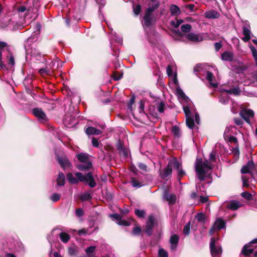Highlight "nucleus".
<instances>
[{"label": "nucleus", "mask_w": 257, "mask_h": 257, "mask_svg": "<svg viewBox=\"0 0 257 257\" xmlns=\"http://www.w3.org/2000/svg\"><path fill=\"white\" fill-rule=\"evenodd\" d=\"M154 4L146 8L145 11L143 20L144 25L147 28H149L154 24L156 23V18L153 15V13L160 6V3L159 1L153 2Z\"/></svg>", "instance_id": "obj_1"}, {"label": "nucleus", "mask_w": 257, "mask_h": 257, "mask_svg": "<svg viewBox=\"0 0 257 257\" xmlns=\"http://www.w3.org/2000/svg\"><path fill=\"white\" fill-rule=\"evenodd\" d=\"M205 168L208 170L212 169V167L207 160L203 162L202 159H197L195 163V171L198 178L200 181L205 180V175L207 173V171L205 170Z\"/></svg>", "instance_id": "obj_2"}, {"label": "nucleus", "mask_w": 257, "mask_h": 257, "mask_svg": "<svg viewBox=\"0 0 257 257\" xmlns=\"http://www.w3.org/2000/svg\"><path fill=\"white\" fill-rule=\"evenodd\" d=\"M173 33L180 38L179 40L185 42L184 38L189 41L192 42H200L203 40V36L200 34H196L193 33H189L188 34L182 33L179 30H173Z\"/></svg>", "instance_id": "obj_3"}, {"label": "nucleus", "mask_w": 257, "mask_h": 257, "mask_svg": "<svg viewBox=\"0 0 257 257\" xmlns=\"http://www.w3.org/2000/svg\"><path fill=\"white\" fill-rule=\"evenodd\" d=\"M75 175L79 178V182L85 183L91 188H94L96 185L93 174L91 172L85 174L81 172H76L75 173Z\"/></svg>", "instance_id": "obj_4"}, {"label": "nucleus", "mask_w": 257, "mask_h": 257, "mask_svg": "<svg viewBox=\"0 0 257 257\" xmlns=\"http://www.w3.org/2000/svg\"><path fill=\"white\" fill-rule=\"evenodd\" d=\"M155 223L154 217L153 215L149 216L145 225L143 227V232L145 233L147 236H151L153 233Z\"/></svg>", "instance_id": "obj_5"}, {"label": "nucleus", "mask_w": 257, "mask_h": 257, "mask_svg": "<svg viewBox=\"0 0 257 257\" xmlns=\"http://www.w3.org/2000/svg\"><path fill=\"white\" fill-rule=\"evenodd\" d=\"M217 238L212 237L210 242V253L212 256H215L220 254L222 252L221 246H217L216 244V241Z\"/></svg>", "instance_id": "obj_6"}, {"label": "nucleus", "mask_w": 257, "mask_h": 257, "mask_svg": "<svg viewBox=\"0 0 257 257\" xmlns=\"http://www.w3.org/2000/svg\"><path fill=\"white\" fill-rule=\"evenodd\" d=\"M32 113L40 121L43 122L47 121L48 118L41 108L36 107L33 108Z\"/></svg>", "instance_id": "obj_7"}, {"label": "nucleus", "mask_w": 257, "mask_h": 257, "mask_svg": "<svg viewBox=\"0 0 257 257\" xmlns=\"http://www.w3.org/2000/svg\"><path fill=\"white\" fill-rule=\"evenodd\" d=\"M239 114L240 116L248 124L250 123L249 117L254 116V112L252 110L244 109L240 111Z\"/></svg>", "instance_id": "obj_8"}, {"label": "nucleus", "mask_w": 257, "mask_h": 257, "mask_svg": "<svg viewBox=\"0 0 257 257\" xmlns=\"http://www.w3.org/2000/svg\"><path fill=\"white\" fill-rule=\"evenodd\" d=\"M172 173V169L171 168V165L168 163L167 166L163 171H160L159 176L162 179H167L169 176H171Z\"/></svg>", "instance_id": "obj_9"}, {"label": "nucleus", "mask_w": 257, "mask_h": 257, "mask_svg": "<svg viewBox=\"0 0 257 257\" xmlns=\"http://www.w3.org/2000/svg\"><path fill=\"white\" fill-rule=\"evenodd\" d=\"M255 168V165L252 160L248 161L246 165L243 166L241 169V173L243 174H251V170Z\"/></svg>", "instance_id": "obj_10"}, {"label": "nucleus", "mask_w": 257, "mask_h": 257, "mask_svg": "<svg viewBox=\"0 0 257 257\" xmlns=\"http://www.w3.org/2000/svg\"><path fill=\"white\" fill-rule=\"evenodd\" d=\"M163 198L169 202V204L173 205L176 201V197L174 194H169L168 190L166 189L164 191Z\"/></svg>", "instance_id": "obj_11"}, {"label": "nucleus", "mask_w": 257, "mask_h": 257, "mask_svg": "<svg viewBox=\"0 0 257 257\" xmlns=\"http://www.w3.org/2000/svg\"><path fill=\"white\" fill-rule=\"evenodd\" d=\"M57 160L60 166L63 169H65L67 168L70 167L72 165L70 162L69 159L67 157H57Z\"/></svg>", "instance_id": "obj_12"}, {"label": "nucleus", "mask_w": 257, "mask_h": 257, "mask_svg": "<svg viewBox=\"0 0 257 257\" xmlns=\"http://www.w3.org/2000/svg\"><path fill=\"white\" fill-rule=\"evenodd\" d=\"M76 167L79 171H87L92 168V164L91 162L81 163L80 164H77Z\"/></svg>", "instance_id": "obj_13"}, {"label": "nucleus", "mask_w": 257, "mask_h": 257, "mask_svg": "<svg viewBox=\"0 0 257 257\" xmlns=\"http://www.w3.org/2000/svg\"><path fill=\"white\" fill-rule=\"evenodd\" d=\"M250 244H245L242 249L241 253L245 256H249L254 251V248H251Z\"/></svg>", "instance_id": "obj_14"}, {"label": "nucleus", "mask_w": 257, "mask_h": 257, "mask_svg": "<svg viewBox=\"0 0 257 257\" xmlns=\"http://www.w3.org/2000/svg\"><path fill=\"white\" fill-rule=\"evenodd\" d=\"M85 133L87 135H99L101 134L102 131L92 126H88L85 130Z\"/></svg>", "instance_id": "obj_15"}, {"label": "nucleus", "mask_w": 257, "mask_h": 257, "mask_svg": "<svg viewBox=\"0 0 257 257\" xmlns=\"http://www.w3.org/2000/svg\"><path fill=\"white\" fill-rule=\"evenodd\" d=\"M77 159L80 163L91 162L89 159V155L84 153H81L76 155Z\"/></svg>", "instance_id": "obj_16"}, {"label": "nucleus", "mask_w": 257, "mask_h": 257, "mask_svg": "<svg viewBox=\"0 0 257 257\" xmlns=\"http://www.w3.org/2000/svg\"><path fill=\"white\" fill-rule=\"evenodd\" d=\"M204 17L207 19H217L220 17V14L215 10H211L205 12Z\"/></svg>", "instance_id": "obj_17"}, {"label": "nucleus", "mask_w": 257, "mask_h": 257, "mask_svg": "<svg viewBox=\"0 0 257 257\" xmlns=\"http://www.w3.org/2000/svg\"><path fill=\"white\" fill-rule=\"evenodd\" d=\"M221 57L224 61L232 62L233 60L234 55L232 52L225 51L221 54Z\"/></svg>", "instance_id": "obj_18"}, {"label": "nucleus", "mask_w": 257, "mask_h": 257, "mask_svg": "<svg viewBox=\"0 0 257 257\" xmlns=\"http://www.w3.org/2000/svg\"><path fill=\"white\" fill-rule=\"evenodd\" d=\"M168 163L171 165V168L172 169L173 167L175 170L178 171L182 167V164L180 163L176 158H174L172 160H170Z\"/></svg>", "instance_id": "obj_19"}, {"label": "nucleus", "mask_w": 257, "mask_h": 257, "mask_svg": "<svg viewBox=\"0 0 257 257\" xmlns=\"http://www.w3.org/2000/svg\"><path fill=\"white\" fill-rule=\"evenodd\" d=\"M242 29V33L244 37L241 39L243 42H247L250 39L251 32L246 26H243Z\"/></svg>", "instance_id": "obj_20"}, {"label": "nucleus", "mask_w": 257, "mask_h": 257, "mask_svg": "<svg viewBox=\"0 0 257 257\" xmlns=\"http://www.w3.org/2000/svg\"><path fill=\"white\" fill-rule=\"evenodd\" d=\"M241 205L238 201L236 200H231L228 204L227 208L231 210H236Z\"/></svg>", "instance_id": "obj_21"}, {"label": "nucleus", "mask_w": 257, "mask_h": 257, "mask_svg": "<svg viewBox=\"0 0 257 257\" xmlns=\"http://www.w3.org/2000/svg\"><path fill=\"white\" fill-rule=\"evenodd\" d=\"M57 184L59 186H63L65 183V177L62 172H59L57 178Z\"/></svg>", "instance_id": "obj_22"}, {"label": "nucleus", "mask_w": 257, "mask_h": 257, "mask_svg": "<svg viewBox=\"0 0 257 257\" xmlns=\"http://www.w3.org/2000/svg\"><path fill=\"white\" fill-rule=\"evenodd\" d=\"M214 225L217 230H220L225 226V221L221 218H217L214 223Z\"/></svg>", "instance_id": "obj_23"}, {"label": "nucleus", "mask_w": 257, "mask_h": 257, "mask_svg": "<svg viewBox=\"0 0 257 257\" xmlns=\"http://www.w3.org/2000/svg\"><path fill=\"white\" fill-rule=\"evenodd\" d=\"M7 59L8 60V63L12 66H13L15 64V57L13 53L10 50L8 52V55H7Z\"/></svg>", "instance_id": "obj_24"}, {"label": "nucleus", "mask_w": 257, "mask_h": 257, "mask_svg": "<svg viewBox=\"0 0 257 257\" xmlns=\"http://www.w3.org/2000/svg\"><path fill=\"white\" fill-rule=\"evenodd\" d=\"M213 78H214V76L213 74V73L210 71H207L206 72V79L209 81V83L214 87L216 88L218 86L217 83H212L211 82L213 80Z\"/></svg>", "instance_id": "obj_25"}, {"label": "nucleus", "mask_w": 257, "mask_h": 257, "mask_svg": "<svg viewBox=\"0 0 257 257\" xmlns=\"http://www.w3.org/2000/svg\"><path fill=\"white\" fill-rule=\"evenodd\" d=\"M170 10L172 16H178L181 13L180 8L175 5H172Z\"/></svg>", "instance_id": "obj_26"}, {"label": "nucleus", "mask_w": 257, "mask_h": 257, "mask_svg": "<svg viewBox=\"0 0 257 257\" xmlns=\"http://www.w3.org/2000/svg\"><path fill=\"white\" fill-rule=\"evenodd\" d=\"M67 179L68 182L72 184H76L79 182V178L74 177L71 173L67 174Z\"/></svg>", "instance_id": "obj_27"}, {"label": "nucleus", "mask_w": 257, "mask_h": 257, "mask_svg": "<svg viewBox=\"0 0 257 257\" xmlns=\"http://www.w3.org/2000/svg\"><path fill=\"white\" fill-rule=\"evenodd\" d=\"M176 92L179 97L182 98L185 101H188L190 100L189 97L186 95L185 93L180 88H177Z\"/></svg>", "instance_id": "obj_28"}, {"label": "nucleus", "mask_w": 257, "mask_h": 257, "mask_svg": "<svg viewBox=\"0 0 257 257\" xmlns=\"http://www.w3.org/2000/svg\"><path fill=\"white\" fill-rule=\"evenodd\" d=\"M186 125L190 129H193V128L195 126V122H194V119L193 117H192L191 116L186 117Z\"/></svg>", "instance_id": "obj_29"}, {"label": "nucleus", "mask_w": 257, "mask_h": 257, "mask_svg": "<svg viewBox=\"0 0 257 257\" xmlns=\"http://www.w3.org/2000/svg\"><path fill=\"white\" fill-rule=\"evenodd\" d=\"M60 238L61 240L64 243H67L70 238V235L64 232L60 233Z\"/></svg>", "instance_id": "obj_30"}, {"label": "nucleus", "mask_w": 257, "mask_h": 257, "mask_svg": "<svg viewBox=\"0 0 257 257\" xmlns=\"http://www.w3.org/2000/svg\"><path fill=\"white\" fill-rule=\"evenodd\" d=\"M156 108H157V110L159 112H160V113L164 112L165 109L166 108V105H165V102L163 101H161V102L156 104Z\"/></svg>", "instance_id": "obj_31"}, {"label": "nucleus", "mask_w": 257, "mask_h": 257, "mask_svg": "<svg viewBox=\"0 0 257 257\" xmlns=\"http://www.w3.org/2000/svg\"><path fill=\"white\" fill-rule=\"evenodd\" d=\"M133 9L135 15L137 16L140 14L142 7L140 5L133 4Z\"/></svg>", "instance_id": "obj_32"}, {"label": "nucleus", "mask_w": 257, "mask_h": 257, "mask_svg": "<svg viewBox=\"0 0 257 257\" xmlns=\"http://www.w3.org/2000/svg\"><path fill=\"white\" fill-rule=\"evenodd\" d=\"M172 133L176 137L179 138L181 137L180 130L177 125H174L172 127Z\"/></svg>", "instance_id": "obj_33"}, {"label": "nucleus", "mask_w": 257, "mask_h": 257, "mask_svg": "<svg viewBox=\"0 0 257 257\" xmlns=\"http://www.w3.org/2000/svg\"><path fill=\"white\" fill-rule=\"evenodd\" d=\"M192 26L190 24H186L181 26V30L183 33H189L191 31Z\"/></svg>", "instance_id": "obj_34"}, {"label": "nucleus", "mask_w": 257, "mask_h": 257, "mask_svg": "<svg viewBox=\"0 0 257 257\" xmlns=\"http://www.w3.org/2000/svg\"><path fill=\"white\" fill-rule=\"evenodd\" d=\"M91 199L92 196H91L90 194L88 192H85L80 196V199L82 201H89Z\"/></svg>", "instance_id": "obj_35"}, {"label": "nucleus", "mask_w": 257, "mask_h": 257, "mask_svg": "<svg viewBox=\"0 0 257 257\" xmlns=\"http://www.w3.org/2000/svg\"><path fill=\"white\" fill-rule=\"evenodd\" d=\"M131 184L133 187L135 188H140L143 186V184L141 182H140L134 177L131 178Z\"/></svg>", "instance_id": "obj_36"}, {"label": "nucleus", "mask_w": 257, "mask_h": 257, "mask_svg": "<svg viewBox=\"0 0 257 257\" xmlns=\"http://www.w3.org/2000/svg\"><path fill=\"white\" fill-rule=\"evenodd\" d=\"M179 237L178 235L174 234L170 237V243L172 245H177L179 242Z\"/></svg>", "instance_id": "obj_37"}, {"label": "nucleus", "mask_w": 257, "mask_h": 257, "mask_svg": "<svg viewBox=\"0 0 257 257\" xmlns=\"http://www.w3.org/2000/svg\"><path fill=\"white\" fill-rule=\"evenodd\" d=\"M143 232V229L140 226L135 227L132 230V234L134 236H139Z\"/></svg>", "instance_id": "obj_38"}, {"label": "nucleus", "mask_w": 257, "mask_h": 257, "mask_svg": "<svg viewBox=\"0 0 257 257\" xmlns=\"http://www.w3.org/2000/svg\"><path fill=\"white\" fill-rule=\"evenodd\" d=\"M123 72L119 71H114L112 73V78L114 80H118L122 78Z\"/></svg>", "instance_id": "obj_39"}, {"label": "nucleus", "mask_w": 257, "mask_h": 257, "mask_svg": "<svg viewBox=\"0 0 257 257\" xmlns=\"http://www.w3.org/2000/svg\"><path fill=\"white\" fill-rule=\"evenodd\" d=\"M5 48L7 52H9V51L11 50L10 46L9 45L7 42L0 41V51L3 52V50Z\"/></svg>", "instance_id": "obj_40"}, {"label": "nucleus", "mask_w": 257, "mask_h": 257, "mask_svg": "<svg viewBox=\"0 0 257 257\" xmlns=\"http://www.w3.org/2000/svg\"><path fill=\"white\" fill-rule=\"evenodd\" d=\"M95 249V246H90L89 247H88L85 249V252L88 255V257H95L94 255H91V253H93Z\"/></svg>", "instance_id": "obj_41"}, {"label": "nucleus", "mask_w": 257, "mask_h": 257, "mask_svg": "<svg viewBox=\"0 0 257 257\" xmlns=\"http://www.w3.org/2000/svg\"><path fill=\"white\" fill-rule=\"evenodd\" d=\"M225 91L230 94L238 95L240 93L241 90L238 87H235L229 90H226Z\"/></svg>", "instance_id": "obj_42"}, {"label": "nucleus", "mask_w": 257, "mask_h": 257, "mask_svg": "<svg viewBox=\"0 0 257 257\" xmlns=\"http://www.w3.org/2000/svg\"><path fill=\"white\" fill-rule=\"evenodd\" d=\"M119 152V154L120 156L123 158V159H125L128 157V150L126 148H124L122 150H120Z\"/></svg>", "instance_id": "obj_43"}, {"label": "nucleus", "mask_w": 257, "mask_h": 257, "mask_svg": "<svg viewBox=\"0 0 257 257\" xmlns=\"http://www.w3.org/2000/svg\"><path fill=\"white\" fill-rule=\"evenodd\" d=\"M135 214L140 218H144L145 216L146 212L144 210L135 209Z\"/></svg>", "instance_id": "obj_44"}, {"label": "nucleus", "mask_w": 257, "mask_h": 257, "mask_svg": "<svg viewBox=\"0 0 257 257\" xmlns=\"http://www.w3.org/2000/svg\"><path fill=\"white\" fill-rule=\"evenodd\" d=\"M241 196L248 201L251 200L252 199V194L246 191H244L241 193Z\"/></svg>", "instance_id": "obj_45"}, {"label": "nucleus", "mask_w": 257, "mask_h": 257, "mask_svg": "<svg viewBox=\"0 0 257 257\" xmlns=\"http://www.w3.org/2000/svg\"><path fill=\"white\" fill-rule=\"evenodd\" d=\"M78 250L77 247H70L68 248V253L70 255H76L77 254Z\"/></svg>", "instance_id": "obj_46"}, {"label": "nucleus", "mask_w": 257, "mask_h": 257, "mask_svg": "<svg viewBox=\"0 0 257 257\" xmlns=\"http://www.w3.org/2000/svg\"><path fill=\"white\" fill-rule=\"evenodd\" d=\"M191 222L189 221L184 226L183 228V233L185 235H189L190 233V228Z\"/></svg>", "instance_id": "obj_47"}, {"label": "nucleus", "mask_w": 257, "mask_h": 257, "mask_svg": "<svg viewBox=\"0 0 257 257\" xmlns=\"http://www.w3.org/2000/svg\"><path fill=\"white\" fill-rule=\"evenodd\" d=\"M196 218L199 222H202L205 219V215L203 213H198L196 216Z\"/></svg>", "instance_id": "obj_48"}, {"label": "nucleus", "mask_w": 257, "mask_h": 257, "mask_svg": "<svg viewBox=\"0 0 257 257\" xmlns=\"http://www.w3.org/2000/svg\"><path fill=\"white\" fill-rule=\"evenodd\" d=\"M231 150L233 155L238 158L239 155V145H236L234 148H232Z\"/></svg>", "instance_id": "obj_49"}, {"label": "nucleus", "mask_w": 257, "mask_h": 257, "mask_svg": "<svg viewBox=\"0 0 257 257\" xmlns=\"http://www.w3.org/2000/svg\"><path fill=\"white\" fill-rule=\"evenodd\" d=\"M158 257H168V253L165 249L160 248L158 251Z\"/></svg>", "instance_id": "obj_50"}, {"label": "nucleus", "mask_w": 257, "mask_h": 257, "mask_svg": "<svg viewBox=\"0 0 257 257\" xmlns=\"http://www.w3.org/2000/svg\"><path fill=\"white\" fill-rule=\"evenodd\" d=\"M185 175H186V172L183 170L182 167H181V168L177 171L178 179L180 180Z\"/></svg>", "instance_id": "obj_51"}, {"label": "nucleus", "mask_w": 257, "mask_h": 257, "mask_svg": "<svg viewBox=\"0 0 257 257\" xmlns=\"http://www.w3.org/2000/svg\"><path fill=\"white\" fill-rule=\"evenodd\" d=\"M60 198L61 195L56 193L53 194L50 197L51 200L54 202L58 201Z\"/></svg>", "instance_id": "obj_52"}, {"label": "nucleus", "mask_w": 257, "mask_h": 257, "mask_svg": "<svg viewBox=\"0 0 257 257\" xmlns=\"http://www.w3.org/2000/svg\"><path fill=\"white\" fill-rule=\"evenodd\" d=\"M216 151L215 150L212 151L209 155V161L211 162H215L216 161Z\"/></svg>", "instance_id": "obj_53"}, {"label": "nucleus", "mask_w": 257, "mask_h": 257, "mask_svg": "<svg viewBox=\"0 0 257 257\" xmlns=\"http://www.w3.org/2000/svg\"><path fill=\"white\" fill-rule=\"evenodd\" d=\"M115 147L118 151L125 148L123 143L119 140L117 142Z\"/></svg>", "instance_id": "obj_54"}, {"label": "nucleus", "mask_w": 257, "mask_h": 257, "mask_svg": "<svg viewBox=\"0 0 257 257\" xmlns=\"http://www.w3.org/2000/svg\"><path fill=\"white\" fill-rule=\"evenodd\" d=\"M249 48L251 51L252 55L254 59H257V51L255 48L253 46L250 45L249 46Z\"/></svg>", "instance_id": "obj_55"}, {"label": "nucleus", "mask_w": 257, "mask_h": 257, "mask_svg": "<svg viewBox=\"0 0 257 257\" xmlns=\"http://www.w3.org/2000/svg\"><path fill=\"white\" fill-rule=\"evenodd\" d=\"M183 111L185 114L186 117H190L191 111L188 106L183 107Z\"/></svg>", "instance_id": "obj_56"}, {"label": "nucleus", "mask_w": 257, "mask_h": 257, "mask_svg": "<svg viewBox=\"0 0 257 257\" xmlns=\"http://www.w3.org/2000/svg\"><path fill=\"white\" fill-rule=\"evenodd\" d=\"M228 141L230 143H233L236 144V145H238L237 139L233 136H230L228 137Z\"/></svg>", "instance_id": "obj_57"}, {"label": "nucleus", "mask_w": 257, "mask_h": 257, "mask_svg": "<svg viewBox=\"0 0 257 257\" xmlns=\"http://www.w3.org/2000/svg\"><path fill=\"white\" fill-rule=\"evenodd\" d=\"M111 217L115 219L118 222H119L121 219V216L120 214L115 213L110 215Z\"/></svg>", "instance_id": "obj_58"}, {"label": "nucleus", "mask_w": 257, "mask_h": 257, "mask_svg": "<svg viewBox=\"0 0 257 257\" xmlns=\"http://www.w3.org/2000/svg\"><path fill=\"white\" fill-rule=\"evenodd\" d=\"M50 70L49 69H46V68H41L39 70V72L40 74L44 75V74H50Z\"/></svg>", "instance_id": "obj_59"}, {"label": "nucleus", "mask_w": 257, "mask_h": 257, "mask_svg": "<svg viewBox=\"0 0 257 257\" xmlns=\"http://www.w3.org/2000/svg\"><path fill=\"white\" fill-rule=\"evenodd\" d=\"M117 224L119 225H122L124 226H129L131 225V223L128 221L121 219L119 222H117Z\"/></svg>", "instance_id": "obj_60"}, {"label": "nucleus", "mask_w": 257, "mask_h": 257, "mask_svg": "<svg viewBox=\"0 0 257 257\" xmlns=\"http://www.w3.org/2000/svg\"><path fill=\"white\" fill-rule=\"evenodd\" d=\"M140 169L146 172L147 171V166L143 163H139L138 164Z\"/></svg>", "instance_id": "obj_61"}, {"label": "nucleus", "mask_w": 257, "mask_h": 257, "mask_svg": "<svg viewBox=\"0 0 257 257\" xmlns=\"http://www.w3.org/2000/svg\"><path fill=\"white\" fill-rule=\"evenodd\" d=\"M234 123L237 125L242 126V125L243 124V120L239 118H234Z\"/></svg>", "instance_id": "obj_62"}, {"label": "nucleus", "mask_w": 257, "mask_h": 257, "mask_svg": "<svg viewBox=\"0 0 257 257\" xmlns=\"http://www.w3.org/2000/svg\"><path fill=\"white\" fill-rule=\"evenodd\" d=\"M92 146L94 147H99V143L97 139L95 138H92Z\"/></svg>", "instance_id": "obj_63"}, {"label": "nucleus", "mask_w": 257, "mask_h": 257, "mask_svg": "<svg viewBox=\"0 0 257 257\" xmlns=\"http://www.w3.org/2000/svg\"><path fill=\"white\" fill-rule=\"evenodd\" d=\"M75 213L78 217H81L83 215V211L81 208H79L75 210Z\"/></svg>", "instance_id": "obj_64"}]
</instances>
